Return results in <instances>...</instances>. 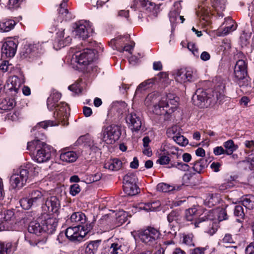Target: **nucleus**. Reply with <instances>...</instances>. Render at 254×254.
Returning <instances> with one entry per match:
<instances>
[{
	"instance_id": "f257e3e1",
	"label": "nucleus",
	"mask_w": 254,
	"mask_h": 254,
	"mask_svg": "<svg viewBox=\"0 0 254 254\" xmlns=\"http://www.w3.org/2000/svg\"><path fill=\"white\" fill-rule=\"evenodd\" d=\"M179 98L173 94H169L166 96L160 98L156 93L149 94L145 100V104L149 106L153 104L152 112L156 115L170 113L175 111L178 106Z\"/></svg>"
},
{
	"instance_id": "f03ea898",
	"label": "nucleus",
	"mask_w": 254,
	"mask_h": 254,
	"mask_svg": "<svg viewBox=\"0 0 254 254\" xmlns=\"http://www.w3.org/2000/svg\"><path fill=\"white\" fill-rule=\"evenodd\" d=\"M61 98V94L57 91H54L47 99V107L50 110L56 109L54 116L60 122H65L68 118L69 108L65 102H61L59 104L57 102Z\"/></svg>"
},
{
	"instance_id": "7ed1b4c3",
	"label": "nucleus",
	"mask_w": 254,
	"mask_h": 254,
	"mask_svg": "<svg viewBox=\"0 0 254 254\" xmlns=\"http://www.w3.org/2000/svg\"><path fill=\"white\" fill-rule=\"evenodd\" d=\"M36 150L34 155L33 159L39 163L48 161L51 158V152L53 147L40 139H35L27 143V149L32 151L33 149Z\"/></svg>"
},
{
	"instance_id": "20e7f679",
	"label": "nucleus",
	"mask_w": 254,
	"mask_h": 254,
	"mask_svg": "<svg viewBox=\"0 0 254 254\" xmlns=\"http://www.w3.org/2000/svg\"><path fill=\"white\" fill-rule=\"evenodd\" d=\"M45 192L39 190H33L30 193V198H23L20 200L21 207L26 210L32 206H37L43 202L45 198Z\"/></svg>"
},
{
	"instance_id": "39448f33",
	"label": "nucleus",
	"mask_w": 254,
	"mask_h": 254,
	"mask_svg": "<svg viewBox=\"0 0 254 254\" xmlns=\"http://www.w3.org/2000/svg\"><path fill=\"white\" fill-rule=\"evenodd\" d=\"M201 212V209L199 207H193L189 208L186 210V219L189 221H192L194 220V222L191 223V224H193L195 228L202 227L204 225L203 223L207 221L206 218L205 219L204 218V217H206L205 215L200 217ZM207 214V211L204 213L205 215Z\"/></svg>"
},
{
	"instance_id": "423d86ee",
	"label": "nucleus",
	"mask_w": 254,
	"mask_h": 254,
	"mask_svg": "<svg viewBox=\"0 0 254 254\" xmlns=\"http://www.w3.org/2000/svg\"><path fill=\"white\" fill-rule=\"evenodd\" d=\"M121 134L120 127L117 125H112L102 129L103 139L108 144L114 143L119 139Z\"/></svg>"
},
{
	"instance_id": "0eeeda50",
	"label": "nucleus",
	"mask_w": 254,
	"mask_h": 254,
	"mask_svg": "<svg viewBox=\"0 0 254 254\" xmlns=\"http://www.w3.org/2000/svg\"><path fill=\"white\" fill-rule=\"evenodd\" d=\"M160 236L159 231L152 227H149L141 232L139 235V238L141 241L149 246H153L156 244L157 240L160 238Z\"/></svg>"
},
{
	"instance_id": "6e6552de",
	"label": "nucleus",
	"mask_w": 254,
	"mask_h": 254,
	"mask_svg": "<svg viewBox=\"0 0 254 254\" xmlns=\"http://www.w3.org/2000/svg\"><path fill=\"white\" fill-rule=\"evenodd\" d=\"M126 120L132 132H138L141 129L143 120L138 112L134 111H128Z\"/></svg>"
},
{
	"instance_id": "1a4fd4ad",
	"label": "nucleus",
	"mask_w": 254,
	"mask_h": 254,
	"mask_svg": "<svg viewBox=\"0 0 254 254\" xmlns=\"http://www.w3.org/2000/svg\"><path fill=\"white\" fill-rule=\"evenodd\" d=\"M95 49L86 48L75 52L76 62L79 65H87L93 61L95 58Z\"/></svg>"
},
{
	"instance_id": "9d476101",
	"label": "nucleus",
	"mask_w": 254,
	"mask_h": 254,
	"mask_svg": "<svg viewBox=\"0 0 254 254\" xmlns=\"http://www.w3.org/2000/svg\"><path fill=\"white\" fill-rule=\"evenodd\" d=\"M81 225L67 228L65 231L66 237L71 241L81 242L87 235V231H83Z\"/></svg>"
},
{
	"instance_id": "9b49d317",
	"label": "nucleus",
	"mask_w": 254,
	"mask_h": 254,
	"mask_svg": "<svg viewBox=\"0 0 254 254\" xmlns=\"http://www.w3.org/2000/svg\"><path fill=\"white\" fill-rule=\"evenodd\" d=\"M174 74L176 80L181 83L193 81L196 77V71L190 68L178 69Z\"/></svg>"
},
{
	"instance_id": "f8f14e48",
	"label": "nucleus",
	"mask_w": 254,
	"mask_h": 254,
	"mask_svg": "<svg viewBox=\"0 0 254 254\" xmlns=\"http://www.w3.org/2000/svg\"><path fill=\"white\" fill-rule=\"evenodd\" d=\"M91 30V24L89 21L80 20L75 23V35L83 40L89 36V33Z\"/></svg>"
},
{
	"instance_id": "ddd939ff",
	"label": "nucleus",
	"mask_w": 254,
	"mask_h": 254,
	"mask_svg": "<svg viewBox=\"0 0 254 254\" xmlns=\"http://www.w3.org/2000/svg\"><path fill=\"white\" fill-rule=\"evenodd\" d=\"M234 75L238 83L242 86L241 81L245 79L247 76V64L243 60H238L234 67Z\"/></svg>"
},
{
	"instance_id": "4468645a",
	"label": "nucleus",
	"mask_w": 254,
	"mask_h": 254,
	"mask_svg": "<svg viewBox=\"0 0 254 254\" xmlns=\"http://www.w3.org/2000/svg\"><path fill=\"white\" fill-rule=\"evenodd\" d=\"M18 43L16 40L9 39L2 45L1 55L3 57L12 58L14 56L17 48Z\"/></svg>"
},
{
	"instance_id": "2eb2a0df",
	"label": "nucleus",
	"mask_w": 254,
	"mask_h": 254,
	"mask_svg": "<svg viewBox=\"0 0 254 254\" xmlns=\"http://www.w3.org/2000/svg\"><path fill=\"white\" fill-rule=\"evenodd\" d=\"M208 97L207 93L203 89H198L192 96V100L195 106L203 108L207 102Z\"/></svg>"
},
{
	"instance_id": "dca6fc26",
	"label": "nucleus",
	"mask_w": 254,
	"mask_h": 254,
	"mask_svg": "<svg viewBox=\"0 0 254 254\" xmlns=\"http://www.w3.org/2000/svg\"><path fill=\"white\" fill-rule=\"evenodd\" d=\"M42 44H44V43L40 44L38 43L27 46L25 48L24 51L22 52V56L25 58H31L37 56L38 54L42 53L43 51L44 47Z\"/></svg>"
},
{
	"instance_id": "f3484780",
	"label": "nucleus",
	"mask_w": 254,
	"mask_h": 254,
	"mask_svg": "<svg viewBox=\"0 0 254 254\" xmlns=\"http://www.w3.org/2000/svg\"><path fill=\"white\" fill-rule=\"evenodd\" d=\"M64 38V30H62L57 33L56 37L54 44V47L56 50L67 46L71 41V38L67 36Z\"/></svg>"
},
{
	"instance_id": "a211bd4d",
	"label": "nucleus",
	"mask_w": 254,
	"mask_h": 254,
	"mask_svg": "<svg viewBox=\"0 0 254 254\" xmlns=\"http://www.w3.org/2000/svg\"><path fill=\"white\" fill-rule=\"evenodd\" d=\"M42 224L44 232L52 234L56 231L58 220L55 217H48L42 220Z\"/></svg>"
},
{
	"instance_id": "6ab92c4d",
	"label": "nucleus",
	"mask_w": 254,
	"mask_h": 254,
	"mask_svg": "<svg viewBox=\"0 0 254 254\" xmlns=\"http://www.w3.org/2000/svg\"><path fill=\"white\" fill-rule=\"evenodd\" d=\"M160 151L164 152L168 156H174L173 158L176 159L181 158V153H179L178 148L175 147L170 143H163L160 147Z\"/></svg>"
},
{
	"instance_id": "aec40b11",
	"label": "nucleus",
	"mask_w": 254,
	"mask_h": 254,
	"mask_svg": "<svg viewBox=\"0 0 254 254\" xmlns=\"http://www.w3.org/2000/svg\"><path fill=\"white\" fill-rule=\"evenodd\" d=\"M33 169L35 170L37 168L36 167H31L30 165H27L25 166H22L19 168L16 171L14 174L15 175H18L21 182L26 184L28 179L29 171H31Z\"/></svg>"
},
{
	"instance_id": "412c9836",
	"label": "nucleus",
	"mask_w": 254,
	"mask_h": 254,
	"mask_svg": "<svg viewBox=\"0 0 254 254\" xmlns=\"http://www.w3.org/2000/svg\"><path fill=\"white\" fill-rule=\"evenodd\" d=\"M45 205L47 207V211L49 212L56 213L60 207V201L55 196L48 198L45 201Z\"/></svg>"
},
{
	"instance_id": "4be33fe9",
	"label": "nucleus",
	"mask_w": 254,
	"mask_h": 254,
	"mask_svg": "<svg viewBox=\"0 0 254 254\" xmlns=\"http://www.w3.org/2000/svg\"><path fill=\"white\" fill-rule=\"evenodd\" d=\"M20 79L16 76H13L10 77L6 82L5 87L10 91H14L15 93H18L21 86Z\"/></svg>"
},
{
	"instance_id": "5701e85b",
	"label": "nucleus",
	"mask_w": 254,
	"mask_h": 254,
	"mask_svg": "<svg viewBox=\"0 0 254 254\" xmlns=\"http://www.w3.org/2000/svg\"><path fill=\"white\" fill-rule=\"evenodd\" d=\"M209 214H207L206 219L207 221L212 220L214 219L213 214L214 213H217L218 220L219 221L225 220L227 219L228 216L226 210L224 208H219L216 210H211L207 212Z\"/></svg>"
},
{
	"instance_id": "b1692460",
	"label": "nucleus",
	"mask_w": 254,
	"mask_h": 254,
	"mask_svg": "<svg viewBox=\"0 0 254 254\" xmlns=\"http://www.w3.org/2000/svg\"><path fill=\"white\" fill-rule=\"evenodd\" d=\"M139 3L146 11L155 14L156 12V5L155 3L149 0H134V3Z\"/></svg>"
},
{
	"instance_id": "393cba45",
	"label": "nucleus",
	"mask_w": 254,
	"mask_h": 254,
	"mask_svg": "<svg viewBox=\"0 0 254 254\" xmlns=\"http://www.w3.org/2000/svg\"><path fill=\"white\" fill-rule=\"evenodd\" d=\"M192 165V168L195 172L201 174L202 170L206 168L208 165V160L205 158H200L192 163L191 164Z\"/></svg>"
},
{
	"instance_id": "a878e982",
	"label": "nucleus",
	"mask_w": 254,
	"mask_h": 254,
	"mask_svg": "<svg viewBox=\"0 0 254 254\" xmlns=\"http://www.w3.org/2000/svg\"><path fill=\"white\" fill-rule=\"evenodd\" d=\"M43 229L42 221L40 222L39 221H34L30 223L28 230L30 233L39 235L44 232Z\"/></svg>"
},
{
	"instance_id": "bb28decb",
	"label": "nucleus",
	"mask_w": 254,
	"mask_h": 254,
	"mask_svg": "<svg viewBox=\"0 0 254 254\" xmlns=\"http://www.w3.org/2000/svg\"><path fill=\"white\" fill-rule=\"evenodd\" d=\"M77 154L72 151H62L60 156L62 161L67 163L74 162L77 160Z\"/></svg>"
},
{
	"instance_id": "cd10ccee",
	"label": "nucleus",
	"mask_w": 254,
	"mask_h": 254,
	"mask_svg": "<svg viewBox=\"0 0 254 254\" xmlns=\"http://www.w3.org/2000/svg\"><path fill=\"white\" fill-rule=\"evenodd\" d=\"M68 0H63L62 2L60 5V8L58 9L59 17L60 19L68 20L71 19V16L66 8V3Z\"/></svg>"
},
{
	"instance_id": "c85d7f7f",
	"label": "nucleus",
	"mask_w": 254,
	"mask_h": 254,
	"mask_svg": "<svg viewBox=\"0 0 254 254\" xmlns=\"http://www.w3.org/2000/svg\"><path fill=\"white\" fill-rule=\"evenodd\" d=\"M16 250V244L10 242L0 243V254H8Z\"/></svg>"
},
{
	"instance_id": "c756f323",
	"label": "nucleus",
	"mask_w": 254,
	"mask_h": 254,
	"mask_svg": "<svg viewBox=\"0 0 254 254\" xmlns=\"http://www.w3.org/2000/svg\"><path fill=\"white\" fill-rule=\"evenodd\" d=\"M122 166V161L117 158L110 160L104 164V168L111 171H118Z\"/></svg>"
},
{
	"instance_id": "7c9ffc66",
	"label": "nucleus",
	"mask_w": 254,
	"mask_h": 254,
	"mask_svg": "<svg viewBox=\"0 0 254 254\" xmlns=\"http://www.w3.org/2000/svg\"><path fill=\"white\" fill-rule=\"evenodd\" d=\"M70 219L71 222L76 224V226L84 224L86 221V216L81 212H74L71 215Z\"/></svg>"
},
{
	"instance_id": "2f4dec72",
	"label": "nucleus",
	"mask_w": 254,
	"mask_h": 254,
	"mask_svg": "<svg viewBox=\"0 0 254 254\" xmlns=\"http://www.w3.org/2000/svg\"><path fill=\"white\" fill-rule=\"evenodd\" d=\"M101 242V240L91 241L86 244L85 250V254H95Z\"/></svg>"
},
{
	"instance_id": "473e14b6",
	"label": "nucleus",
	"mask_w": 254,
	"mask_h": 254,
	"mask_svg": "<svg viewBox=\"0 0 254 254\" xmlns=\"http://www.w3.org/2000/svg\"><path fill=\"white\" fill-rule=\"evenodd\" d=\"M123 189L125 193L129 196L135 195L140 191V189L136 184L123 185Z\"/></svg>"
},
{
	"instance_id": "72a5a7b5",
	"label": "nucleus",
	"mask_w": 254,
	"mask_h": 254,
	"mask_svg": "<svg viewBox=\"0 0 254 254\" xmlns=\"http://www.w3.org/2000/svg\"><path fill=\"white\" fill-rule=\"evenodd\" d=\"M16 105V102L13 99L5 98L0 103V109L2 110H10Z\"/></svg>"
},
{
	"instance_id": "f704fd0d",
	"label": "nucleus",
	"mask_w": 254,
	"mask_h": 254,
	"mask_svg": "<svg viewBox=\"0 0 254 254\" xmlns=\"http://www.w3.org/2000/svg\"><path fill=\"white\" fill-rule=\"evenodd\" d=\"M15 25V22L13 20H3L0 22V30L1 32H8L14 28Z\"/></svg>"
},
{
	"instance_id": "c9c22d12",
	"label": "nucleus",
	"mask_w": 254,
	"mask_h": 254,
	"mask_svg": "<svg viewBox=\"0 0 254 254\" xmlns=\"http://www.w3.org/2000/svg\"><path fill=\"white\" fill-rule=\"evenodd\" d=\"M242 204L246 208L251 210L254 208V196L247 195L241 198Z\"/></svg>"
},
{
	"instance_id": "e433bc0d",
	"label": "nucleus",
	"mask_w": 254,
	"mask_h": 254,
	"mask_svg": "<svg viewBox=\"0 0 254 254\" xmlns=\"http://www.w3.org/2000/svg\"><path fill=\"white\" fill-rule=\"evenodd\" d=\"M160 206V203L159 201H155L152 202H149L147 203H144L140 204L139 209L141 210H144L147 212L153 211L157 210V208Z\"/></svg>"
},
{
	"instance_id": "4c0bfd02",
	"label": "nucleus",
	"mask_w": 254,
	"mask_h": 254,
	"mask_svg": "<svg viewBox=\"0 0 254 254\" xmlns=\"http://www.w3.org/2000/svg\"><path fill=\"white\" fill-rule=\"evenodd\" d=\"M157 154L158 156V159L156 161L157 163L162 165L169 164L171 161L170 158L164 152L161 151L160 149L157 151Z\"/></svg>"
},
{
	"instance_id": "58836bf2",
	"label": "nucleus",
	"mask_w": 254,
	"mask_h": 254,
	"mask_svg": "<svg viewBox=\"0 0 254 254\" xmlns=\"http://www.w3.org/2000/svg\"><path fill=\"white\" fill-rule=\"evenodd\" d=\"M154 79L151 78L142 82L137 87L135 93L137 94L138 92H141L142 91L146 90L147 89L151 87L154 84Z\"/></svg>"
},
{
	"instance_id": "ea45409f",
	"label": "nucleus",
	"mask_w": 254,
	"mask_h": 254,
	"mask_svg": "<svg viewBox=\"0 0 254 254\" xmlns=\"http://www.w3.org/2000/svg\"><path fill=\"white\" fill-rule=\"evenodd\" d=\"M10 183L13 189H20L25 185L24 183L21 182L18 175H15L14 174L10 177Z\"/></svg>"
},
{
	"instance_id": "a19ab883",
	"label": "nucleus",
	"mask_w": 254,
	"mask_h": 254,
	"mask_svg": "<svg viewBox=\"0 0 254 254\" xmlns=\"http://www.w3.org/2000/svg\"><path fill=\"white\" fill-rule=\"evenodd\" d=\"M122 245L120 242L113 243L108 250V254H122Z\"/></svg>"
},
{
	"instance_id": "79ce46f5",
	"label": "nucleus",
	"mask_w": 254,
	"mask_h": 254,
	"mask_svg": "<svg viewBox=\"0 0 254 254\" xmlns=\"http://www.w3.org/2000/svg\"><path fill=\"white\" fill-rule=\"evenodd\" d=\"M137 178L136 175L132 173L126 174L123 179V185L136 184Z\"/></svg>"
},
{
	"instance_id": "37998d69",
	"label": "nucleus",
	"mask_w": 254,
	"mask_h": 254,
	"mask_svg": "<svg viewBox=\"0 0 254 254\" xmlns=\"http://www.w3.org/2000/svg\"><path fill=\"white\" fill-rule=\"evenodd\" d=\"M167 220L169 223H171L173 222L179 223L181 220V216L180 212L177 210L172 211L167 215Z\"/></svg>"
},
{
	"instance_id": "c03bdc74",
	"label": "nucleus",
	"mask_w": 254,
	"mask_h": 254,
	"mask_svg": "<svg viewBox=\"0 0 254 254\" xmlns=\"http://www.w3.org/2000/svg\"><path fill=\"white\" fill-rule=\"evenodd\" d=\"M224 146L226 149V154L227 155H231L237 148V147L234 145V141L231 139L225 142Z\"/></svg>"
},
{
	"instance_id": "a18cd8bd",
	"label": "nucleus",
	"mask_w": 254,
	"mask_h": 254,
	"mask_svg": "<svg viewBox=\"0 0 254 254\" xmlns=\"http://www.w3.org/2000/svg\"><path fill=\"white\" fill-rule=\"evenodd\" d=\"M82 80H78L75 83L68 86V89L74 92L76 94H79L81 93L82 86L81 85Z\"/></svg>"
},
{
	"instance_id": "49530a36",
	"label": "nucleus",
	"mask_w": 254,
	"mask_h": 254,
	"mask_svg": "<svg viewBox=\"0 0 254 254\" xmlns=\"http://www.w3.org/2000/svg\"><path fill=\"white\" fill-rule=\"evenodd\" d=\"M219 202V198L216 194H210L205 200V204L209 207L215 205Z\"/></svg>"
},
{
	"instance_id": "de8ad7c7",
	"label": "nucleus",
	"mask_w": 254,
	"mask_h": 254,
	"mask_svg": "<svg viewBox=\"0 0 254 254\" xmlns=\"http://www.w3.org/2000/svg\"><path fill=\"white\" fill-rule=\"evenodd\" d=\"M156 190L159 191L168 192L173 190H174V187L168 184L162 183L157 185Z\"/></svg>"
},
{
	"instance_id": "09e8293b",
	"label": "nucleus",
	"mask_w": 254,
	"mask_h": 254,
	"mask_svg": "<svg viewBox=\"0 0 254 254\" xmlns=\"http://www.w3.org/2000/svg\"><path fill=\"white\" fill-rule=\"evenodd\" d=\"M173 140L178 144L182 146H186L189 143L188 139L181 134V133L177 136L172 137Z\"/></svg>"
},
{
	"instance_id": "8fccbe9b",
	"label": "nucleus",
	"mask_w": 254,
	"mask_h": 254,
	"mask_svg": "<svg viewBox=\"0 0 254 254\" xmlns=\"http://www.w3.org/2000/svg\"><path fill=\"white\" fill-rule=\"evenodd\" d=\"M180 133V127L177 126H174L169 128L167 130L168 136L171 137L174 136H177Z\"/></svg>"
},
{
	"instance_id": "3c124183",
	"label": "nucleus",
	"mask_w": 254,
	"mask_h": 254,
	"mask_svg": "<svg viewBox=\"0 0 254 254\" xmlns=\"http://www.w3.org/2000/svg\"><path fill=\"white\" fill-rule=\"evenodd\" d=\"M193 236L192 234L185 235L183 236V242L189 246H194V244L193 241Z\"/></svg>"
},
{
	"instance_id": "603ef678",
	"label": "nucleus",
	"mask_w": 254,
	"mask_h": 254,
	"mask_svg": "<svg viewBox=\"0 0 254 254\" xmlns=\"http://www.w3.org/2000/svg\"><path fill=\"white\" fill-rule=\"evenodd\" d=\"M234 214L236 216L239 217L240 218H243L245 214L242 206L239 205H236L234 208Z\"/></svg>"
},
{
	"instance_id": "864d4df0",
	"label": "nucleus",
	"mask_w": 254,
	"mask_h": 254,
	"mask_svg": "<svg viewBox=\"0 0 254 254\" xmlns=\"http://www.w3.org/2000/svg\"><path fill=\"white\" fill-rule=\"evenodd\" d=\"M81 191L80 186L77 184H74L70 187V194L72 196H75Z\"/></svg>"
},
{
	"instance_id": "5fc2aeb1",
	"label": "nucleus",
	"mask_w": 254,
	"mask_h": 254,
	"mask_svg": "<svg viewBox=\"0 0 254 254\" xmlns=\"http://www.w3.org/2000/svg\"><path fill=\"white\" fill-rule=\"evenodd\" d=\"M176 165V168L182 171H188L190 168L188 164L180 161L177 162Z\"/></svg>"
},
{
	"instance_id": "6e6d98bb",
	"label": "nucleus",
	"mask_w": 254,
	"mask_h": 254,
	"mask_svg": "<svg viewBox=\"0 0 254 254\" xmlns=\"http://www.w3.org/2000/svg\"><path fill=\"white\" fill-rule=\"evenodd\" d=\"M196 13L198 16H205L208 14L209 10L204 6H200L198 7Z\"/></svg>"
},
{
	"instance_id": "4d7b16f0",
	"label": "nucleus",
	"mask_w": 254,
	"mask_h": 254,
	"mask_svg": "<svg viewBox=\"0 0 254 254\" xmlns=\"http://www.w3.org/2000/svg\"><path fill=\"white\" fill-rule=\"evenodd\" d=\"M22 1V0H9L7 6L9 9L17 7Z\"/></svg>"
},
{
	"instance_id": "13d9d810",
	"label": "nucleus",
	"mask_w": 254,
	"mask_h": 254,
	"mask_svg": "<svg viewBox=\"0 0 254 254\" xmlns=\"http://www.w3.org/2000/svg\"><path fill=\"white\" fill-rule=\"evenodd\" d=\"M54 126V122L52 121H46L40 122L38 124L36 127H41L43 128H46L49 126Z\"/></svg>"
},
{
	"instance_id": "bf43d9fd",
	"label": "nucleus",
	"mask_w": 254,
	"mask_h": 254,
	"mask_svg": "<svg viewBox=\"0 0 254 254\" xmlns=\"http://www.w3.org/2000/svg\"><path fill=\"white\" fill-rule=\"evenodd\" d=\"M222 3L219 4L218 0H217L215 5V8L217 11H222L225 8V0H222Z\"/></svg>"
},
{
	"instance_id": "052dcab7",
	"label": "nucleus",
	"mask_w": 254,
	"mask_h": 254,
	"mask_svg": "<svg viewBox=\"0 0 254 254\" xmlns=\"http://www.w3.org/2000/svg\"><path fill=\"white\" fill-rule=\"evenodd\" d=\"M222 242L223 243H234V239L232 238V236L230 234H225L224 237L222 239Z\"/></svg>"
},
{
	"instance_id": "680f3d73",
	"label": "nucleus",
	"mask_w": 254,
	"mask_h": 254,
	"mask_svg": "<svg viewBox=\"0 0 254 254\" xmlns=\"http://www.w3.org/2000/svg\"><path fill=\"white\" fill-rule=\"evenodd\" d=\"M213 153L215 155H220L226 154V150L222 146H218L214 148Z\"/></svg>"
},
{
	"instance_id": "e2e57ef3",
	"label": "nucleus",
	"mask_w": 254,
	"mask_h": 254,
	"mask_svg": "<svg viewBox=\"0 0 254 254\" xmlns=\"http://www.w3.org/2000/svg\"><path fill=\"white\" fill-rule=\"evenodd\" d=\"M101 178V174L100 173H97L94 175H92L89 179L88 183H91L99 181Z\"/></svg>"
},
{
	"instance_id": "0e129e2a",
	"label": "nucleus",
	"mask_w": 254,
	"mask_h": 254,
	"mask_svg": "<svg viewBox=\"0 0 254 254\" xmlns=\"http://www.w3.org/2000/svg\"><path fill=\"white\" fill-rule=\"evenodd\" d=\"M246 254H254V242L251 243L246 248Z\"/></svg>"
},
{
	"instance_id": "69168bd1",
	"label": "nucleus",
	"mask_w": 254,
	"mask_h": 254,
	"mask_svg": "<svg viewBox=\"0 0 254 254\" xmlns=\"http://www.w3.org/2000/svg\"><path fill=\"white\" fill-rule=\"evenodd\" d=\"M232 183L231 182H229L227 181H226L221 184L219 187L220 190H227L228 188H230L231 187Z\"/></svg>"
},
{
	"instance_id": "338daca9",
	"label": "nucleus",
	"mask_w": 254,
	"mask_h": 254,
	"mask_svg": "<svg viewBox=\"0 0 254 254\" xmlns=\"http://www.w3.org/2000/svg\"><path fill=\"white\" fill-rule=\"evenodd\" d=\"M206 250V249L204 248H196L194 249L191 254H205L204 252Z\"/></svg>"
},
{
	"instance_id": "774afa93",
	"label": "nucleus",
	"mask_w": 254,
	"mask_h": 254,
	"mask_svg": "<svg viewBox=\"0 0 254 254\" xmlns=\"http://www.w3.org/2000/svg\"><path fill=\"white\" fill-rule=\"evenodd\" d=\"M249 15L251 16V19H254V23L252 24L253 28H254V2H253L252 5L249 7Z\"/></svg>"
}]
</instances>
